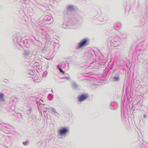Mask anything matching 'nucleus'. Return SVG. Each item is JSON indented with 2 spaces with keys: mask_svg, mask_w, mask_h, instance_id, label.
Here are the masks:
<instances>
[{
  "mask_svg": "<svg viewBox=\"0 0 148 148\" xmlns=\"http://www.w3.org/2000/svg\"><path fill=\"white\" fill-rule=\"evenodd\" d=\"M88 40L86 39H82L78 44V48H81L82 47H84L88 44Z\"/></svg>",
  "mask_w": 148,
  "mask_h": 148,
  "instance_id": "f257e3e1",
  "label": "nucleus"
},
{
  "mask_svg": "<svg viewBox=\"0 0 148 148\" xmlns=\"http://www.w3.org/2000/svg\"><path fill=\"white\" fill-rule=\"evenodd\" d=\"M69 132V130L68 129L65 128H62L60 130L58 134L61 135H66V134Z\"/></svg>",
  "mask_w": 148,
  "mask_h": 148,
  "instance_id": "f03ea898",
  "label": "nucleus"
},
{
  "mask_svg": "<svg viewBox=\"0 0 148 148\" xmlns=\"http://www.w3.org/2000/svg\"><path fill=\"white\" fill-rule=\"evenodd\" d=\"M88 97V94H84L79 96L78 100V101L81 102L86 99Z\"/></svg>",
  "mask_w": 148,
  "mask_h": 148,
  "instance_id": "7ed1b4c3",
  "label": "nucleus"
},
{
  "mask_svg": "<svg viewBox=\"0 0 148 148\" xmlns=\"http://www.w3.org/2000/svg\"><path fill=\"white\" fill-rule=\"evenodd\" d=\"M75 9V7L72 5H70L68 7V10L70 11H72Z\"/></svg>",
  "mask_w": 148,
  "mask_h": 148,
  "instance_id": "20e7f679",
  "label": "nucleus"
},
{
  "mask_svg": "<svg viewBox=\"0 0 148 148\" xmlns=\"http://www.w3.org/2000/svg\"><path fill=\"white\" fill-rule=\"evenodd\" d=\"M4 95L2 92L0 93V100L3 101L4 100Z\"/></svg>",
  "mask_w": 148,
  "mask_h": 148,
  "instance_id": "39448f33",
  "label": "nucleus"
},
{
  "mask_svg": "<svg viewBox=\"0 0 148 148\" xmlns=\"http://www.w3.org/2000/svg\"><path fill=\"white\" fill-rule=\"evenodd\" d=\"M113 79H114L113 81H114L116 82L119 81L120 79V77L119 76L117 77H113Z\"/></svg>",
  "mask_w": 148,
  "mask_h": 148,
  "instance_id": "423d86ee",
  "label": "nucleus"
},
{
  "mask_svg": "<svg viewBox=\"0 0 148 148\" xmlns=\"http://www.w3.org/2000/svg\"><path fill=\"white\" fill-rule=\"evenodd\" d=\"M51 110L55 113H56V110L53 108H51Z\"/></svg>",
  "mask_w": 148,
  "mask_h": 148,
  "instance_id": "0eeeda50",
  "label": "nucleus"
},
{
  "mask_svg": "<svg viewBox=\"0 0 148 148\" xmlns=\"http://www.w3.org/2000/svg\"><path fill=\"white\" fill-rule=\"evenodd\" d=\"M59 71H60L61 73H65L64 72V71H63L61 69H59Z\"/></svg>",
  "mask_w": 148,
  "mask_h": 148,
  "instance_id": "6e6552de",
  "label": "nucleus"
},
{
  "mask_svg": "<svg viewBox=\"0 0 148 148\" xmlns=\"http://www.w3.org/2000/svg\"><path fill=\"white\" fill-rule=\"evenodd\" d=\"M146 115H145V114H144V118H146Z\"/></svg>",
  "mask_w": 148,
  "mask_h": 148,
  "instance_id": "1a4fd4ad",
  "label": "nucleus"
},
{
  "mask_svg": "<svg viewBox=\"0 0 148 148\" xmlns=\"http://www.w3.org/2000/svg\"><path fill=\"white\" fill-rule=\"evenodd\" d=\"M23 144H25L24 143V142H23Z\"/></svg>",
  "mask_w": 148,
  "mask_h": 148,
  "instance_id": "9d476101",
  "label": "nucleus"
},
{
  "mask_svg": "<svg viewBox=\"0 0 148 148\" xmlns=\"http://www.w3.org/2000/svg\"><path fill=\"white\" fill-rule=\"evenodd\" d=\"M23 144H25L24 143V142H23Z\"/></svg>",
  "mask_w": 148,
  "mask_h": 148,
  "instance_id": "9b49d317",
  "label": "nucleus"
},
{
  "mask_svg": "<svg viewBox=\"0 0 148 148\" xmlns=\"http://www.w3.org/2000/svg\"><path fill=\"white\" fill-rule=\"evenodd\" d=\"M31 110H31V109H30V111Z\"/></svg>",
  "mask_w": 148,
  "mask_h": 148,
  "instance_id": "f8f14e48",
  "label": "nucleus"
}]
</instances>
